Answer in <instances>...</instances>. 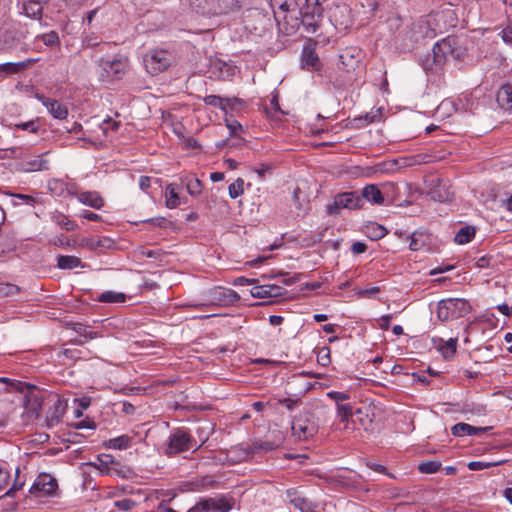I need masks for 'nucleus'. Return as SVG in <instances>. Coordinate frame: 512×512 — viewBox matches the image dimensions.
Here are the masks:
<instances>
[{"instance_id": "obj_41", "label": "nucleus", "mask_w": 512, "mask_h": 512, "mask_svg": "<svg viewBox=\"0 0 512 512\" xmlns=\"http://www.w3.org/2000/svg\"><path fill=\"white\" fill-rule=\"evenodd\" d=\"M302 194V191L299 187L295 188L293 191V202L296 207V209L299 211L297 213V216H303L307 212V204L308 202L304 199H300V195Z\"/></svg>"}, {"instance_id": "obj_44", "label": "nucleus", "mask_w": 512, "mask_h": 512, "mask_svg": "<svg viewBox=\"0 0 512 512\" xmlns=\"http://www.w3.org/2000/svg\"><path fill=\"white\" fill-rule=\"evenodd\" d=\"M244 180L242 178H237L232 184L228 187L229 196L232 199H236L240 195L244 193Z\"/></svg>"}, {"instance_id": "obj_36", "label": "nucleus", "mask_w": 512, "mask_h": 512, "mask_svg": "<svg viewBox=\"0 0 512 512\" xmlns=\"http://www.w3.org/2000/svg\"><path fill=\"white\" fill-rule=\"evenodd\" d=\"M428 235L423 232L415 231L411 235V241L409 244V248L413 251H418L424 248L427 244Z\"/></svg>"}, {"instance_id": "obj_1", "label": "nucleus", "mask_w": 512, "mask_h": 512, "mask_svg": "<svg viewBox=\"0 0 512 512\" xmlns=\"http://www.w3.org/2000/svg\"><path fill=\"white\" fill-rule=\"evenodd\" d=\"M99 79L102 82L121 79L128 69V58L116 55L112 59L101 57L97 61Z\"/></svg>"}, {"instance_id": "obj_22", "label": "nucleus", "mask_w": 512, "mask_h": 512, "mask_svg": "<svg viewBox=\"0 0 512 512\" xmlns=\"http://www.w3.org/2000/svg\"><path fill=\"white\" fill-rule=\"evenodd\" d=\"M49 0H23V12L27 17L40 20L43 15V7Z\"/></svg>"}, {"instance_id": "obj_27", "label": "nucleus", "mask_w": 512, "mask_h": 512, "mask_svg": "<svg viewBox=\"0 0 512 512\" xmlns=\"http://www.w3.org/2000/svg\"><path fill=\"white\" fill-rule=\"evenodd\" d=\"M360 196L362 197V200H367L368 202L376 205H382L384 203V197L380 189L374 185L369 184L366 185L361 193Z\"/></svg>"}, {"instance_id": "obj_6", "label": "nucleus", "mask_w": 512, "mask_h": 512, "mask_svg": "<svg viewBox=\"0 0 512 512\" xmlns=\"http://www.w3.org/2000/svg\"><path fill=\"white\" fill-rule=\"evenodd\" d=\"M173 61L172 53L163 49H152L143 57L146 71L151 75H157L167 70Z\"/></svg>"}, {"instance_id": "obj_43", "label": "nucleus", "mask_w": 512, "mask_h": 512, "mask_svg": "<svg viewBox=\"0 0 512 512\" xmlns=\"http://www.w3.org/2000/svg\"><path fill=\"white\" fill-rule=\"evenodd\" d=\"M72 329L80 336L84 337L86 340L94 339L99 337L97 332L91 331L87 329V326L81 323H74L72 325Z\"/></svg>"}, {"instance_id": "obj_54", "label": "nucleus", "mask_w": 512, "mask_h": 512, "mask_svg": "<svg viewBox=\"0 0 512 512\" xmlns=\"http://www.w3.org/2000/svg\"><path fill=\"white\" fill-rule=\"evenodd\" d=\"M14 128L20 129V130H26V131H29L32 133H36L38 131V126L36 125L35 121L17 123L14 125Z\"/></svg>"}, {"instance_id": "obj_35", "label": "nucleus", "mask_w": 512, "mask_h": 512, "mask_svg": "<svg viewBox=\"0 0 512 512\" xmlns=\"http://www.w3.org/2000/svg\"><path fill=\"white\" fill-rule=\"evenodd\" d=\"M476 229L474 226H464L459 229L454 237L457 244L463 245L469 243L475 237Z\"/></svg>"}, {"instance_id": "obj_23", "label": "nucleus", "mask_w": 512, "mask_h": 512, "mask_svg": "<svg viewBox=\"0 0 512 512\" xmlns=\"http://www.w3.org/2000/svg\"><path fill=\"white\" fill-rule=\"evenodd\" d=\"M35 62H36L35 59H26L24 61H20V62H16V63L7 62V63L0 64V79L6 77L8 75L17 74V73L25 70L26 68H28Z\"/></svg>"}, {"instance_id": "obj_46", "label": "nucleus", "mask_w": 512, "mask_h": 512, "mask_svg": "<svg viewBox=\"0 0 512 512\" xmlns=\"http://www.w3.org/2000/svg\"><path fill=\"white\" fill-rule=\"evenodd\" d=\"M501 463H502V461H498V462L471 461L468 463L467 467L469 470L479 471V470H483L486 468H490L492 466L500 465Z\"/></svg>"}, {"instance_id": "obj_62", "label": "nucleus", "mask_w": 512, "mask_h": 512, "mask_svg": "<svg viewBox=\"0 0 512 512\" xmlns=\"http://www.w3.org/2000/svg\"><path fill=\"white\" fill-rule=\"evenodd\" d=\"M10 195L16 199L23 201L24 203H26L28 205H31V206L34 205V203L36 202L35 198L30 195L20 194V193H12Z\"/></svg>"}, {"instance_id": "obj_59", "label": "nucleus", "mask_w": 512, "mask_h": 512, "mask_svg": "<svg viewBox=\"0 0 512 512\" xmlns=\"http://www.w3.org/2000/svg\"><path fill=\"white\" fill-rule=\"evenodd\" d=\"M144 222L151 223L154 226L165 228L170 224V221L164 217H155L145 220Z\"/></svg>"}, {"instance_id": "obj_58", "label": "nucleus", "mask_w": 512, "mask_h": 512, "mask_svg": "<svg viewBox=\"0 0 512 512\" xmlns=\"http://www.w3.org/2000/svg\"><path fill=\"white\" fill-rule=\"evenodd\" d=\"M19 292V287L14 284H5L0 288V293L5 296H13Z\"/></svg>"}, {"instance_id": "obj_32", "label": "nucleus", "mask_w": 512, "mask_h": 512, "mask_svg": "<svg viewBox=\"0 0 512 512\" xmlns=\"http://www.w3.org/2000/svg\"><path fill=\"white\" fill-rule=\"evenodd\" d=\"M78 199L84 205L94 209H100L104 205V200L97 192H82L79 194Z\"/></svg>"}, {"instance_id": "obj_47", "label": "nucleus", "mask_w": 512, "mask_h": 512, "mask_svg": "<svg viewBox=\"0 0 512 512\" xmlns=\"http://www.w3.org/2000/svg\"><path fill=\"white\" fill-rule=\"evenodd\" d=\"M202 184L197 178H193L187 182V191L190 195L196 196L201 193Z\"/></svg>"}, {"instance_id": "obj_49", "label": "nucleus", "mask_w": 512, "mask_h": 512, "mask_svg": "<svg viewBox=\"0 0 512 512\" xmlns=\"http://www.w3.org/2000/svg\"><path fill=\"white\" fill-rule=\"evenodd\" d=\"M43 43L48 47H53L59 44V37L55 31L43 34L41 36Z\"/></svg>"}, {"instance_id": "obj_19", "label": "nucleus", "mask_w": 512, "mask_h": 512, "mask_svg": "<svg viewBox=\"0 0 512 512\" xmlns=\"http://www.w3.org/2000/svg\"><path fill=\"white\" fill-rule=\"evenodd\" d=\"M66 410V403L60 398H56L52 406L49 407L46 413V424L48 427H54L57 425Z\"/></svg>"}, {"instance_id": "obj_40", "label": "nucleus", "mask_w": 512, "mask_h": 512, "mask_svg": "<svg viewBox=\"0 0 512 512\" xmlns=\"http://www.w3.org/2000/svg\"><path fill=\"white\" fill-rule=\"evenodd\" d=\"M456 346L457 338H450L440 345L439 350L446 359H449L452 358L456 353Z\"/></svg>"}, {"instance_id": "obj_20", "label": "nucleus", "mask_w": 512, "mask_h": 512, "mask_svg": "<svg viewBox=\"0 0 512 512\" xmlns=\"http://www.w3.org/2000/svg\"><path fill=\"white\" fill-rule=\"evenodd\" d=\"M492 427H475L467 423H457L451 428V433L453 436L462 437V436H481Z\"/></svg>"}, {"instance_id": "obj_10", "label": "nucleus", "mask_w": 512, "mask_h": 512, "mask_svg": "<svg viewBox=\"0 0 512 512\" xmlns=\"http://www.w3.org/2000/svg\"><path fill=\"white\" fill-rule=\"evenodd\" d=\"M195 440L185 429L178 428L168 437L164 453L167 456L179 454L191 449L195 445Z\"/></svg>"}, {"instance_id": "obj_57", "label": "nucleus", "mask_w": 512, "mask_h": 512, "mask_svg": "<svg viewBox=\"0 0 512 512\" xmlns=\"http://www.w3.org/2000/svg\"><path fill=\"white\" fill-rule=\"evenodd\" d=\"M9 478L10 474L8 470L0 464V491L8 485Z\"/></svg>"}, {"instance_id": "obj_17", "label": "nucleus", "mask_w": 512, "mask_h": 512, "mask_svg": "<svg viewBox=\"0 0 512 512\" xmlns=\"http://www.w3.org/2000/svg\"><path fill=\"white\" fill-rule=\"evenodd\" d=\"M270 6L274 13L275 21L280 24L281 20L286 21L288 13L295 11V0H270Z\"/></svg>"}, {"instance_id": "obj_53", "label": "nucleus", "mask_w": 512, "mask_h": 512, "mask_svg": "<svg viewBox=\"0 0 512 512\" xmlns=\"http://www.w3.org/2000/svg\"><path fill=\"white\" fill-rule=\"evenodd\" d=\"M268 285V296L269 298H278L284 296L286 290L275 284H267Z\"/></svg>"}, {"instance_id": "obj_13", "label": "nucleus", "mask_w": 512, "mask_h": 512, "mask_svg": "<svg viewBox=\"0 0 512 512\" xmlns=\"http://www.w3.org/2000/svg\"><path fill=\"white\" fill-rule=\"evenodd\" d=\"M339 69L350 73L357 69L361 61V51L356 47H347L339 54Z\"/></svg>"}, {"instance_id": "obj_3", "label": "nucleus", "mask_w": 512, "mask_h": 512, "mask_svg": "<svg viewBox=\"0 0 512 512\" xmlns=\"http://www.w3.org/2000/svg\"><path fill=\"white\" fill-rule=\"evenodd\" d=\"M321 0H305V6L299 11L301 24L305 32L315 34L323 20Z\"/></svg>"}, {"instance_id": "obj_9", "label": "nucleus", "mask_w": 512, "mask_h": 512, "mask_svg": "<svg viewBox=\"0 0 512 512\" xmlns=\"http://www.w3.org/2000/svg\"><path fill=\"white\" fill-rule=\"evenodd\" d=\"M363 207L362 197L358 192H343L334 196L333 202L326 205L329 215H338L341 209H359Z\"/></svg>"}, {"instance_id": "obj_63", "label": "nucleus", "mask_w": 512, "mask_h": 512, "mask_svg": "<svg viewBox=\"0 0 512 512\" xmlns=\"http://www.w3.org/2000/svg\"><path fill=\"white\" fill-rule=\"evenodd\" d=\"M76 429H95L96 424L92 420H82L75 424Z\"/></svg>"}, {"instance_id": "obj_4", "label": "nucleus", "mask_w": 512, "mask_h": 512, "mask_svg": "<svg viewBox=\"0 0 512 512\" xmlns=\"http://www.w3.org/2000/svg\"><path fill=\"white\" fill-rule=\"evenodd\" d=\"M471 311L470 303L462 298L443 299L437 306V317L441 321H448L465 316Z\"/></svg>"}, {"instance_id": "obj_26", "label": "nucleus", "mask_w": 512, "mask_h": 512, "mask_svg": "<svg viewBox=\"0 0 512 512\" xmlns=\"http://www.w3.org/2000/svg\"><path fill=\"white\" fill-rule=\"evenodd\" d=\"M332 22L339 30H346L352 24L349 9L346 6L337 7L332 15Z\"/></svg>"}, {"instance_id": "obj_60", "label": "nucleus", "mask_w": 512, "mask_h": 512, "mask_svg": "<svg viewBox=\"0 0 512 512\" xmlns=\"http://www.w3.org/2000/svg\"><path fill=\"white\" fill-rule=\"evenodd\" d=\"M57 223H58V225H60L64 229H66L67 231L74 230V228L76 226L73 221H70L65 216L58 217Z\"/></svg>"}, {"instance_id": "obj_18", "label": "nucleus", "mask_w": 512, "mask_h": 512, "mask_svg": "<svg viewBox=\"0 0 512 512\" xmlns=\"http://www.w3.org/2000/svg\"><path fill=\"white\" fill-rule=\"evenodd\" d=\"M301 66L308 71H319L322 63L315 49L311 46H305L301 54Z\"/></svg>"}, {"instance_id": "obj_39", "label": "nucleus", "mask_w": 512, "mask_h": 512, "mask_svg": "<svg viewBox=\"0 0 512 512\" xmlns=\"http://www.w3.org/2000/svg\"><path fill=\"white\" fill-rule=\"evenodd\" d=\"M190 5L197 14L211 17V13H208V10L211 9L210 0H190Z\"/></svg>"}, {"instance_id": "obj_5", "label": "nucleus", "mask_w": 512, "mask_h": 512, "mask_svg": "<svg viewBox=\"0 0 512 512\" xmlns=\"http://www.w3.org/2000/svg\"><path fill=\"white\" fill-rule=\"evenodd\" d=\"M318 423L311 413L302 411L297 414L291 423L292 435L300 441H306L318 432Z\"/></svg>"}, {"instance_id": "obj_14", "label": "nucleus", "mask_w": 512, "mask_h": 512, "mask_svg": "<svg viewBox=\"0 0 512 512\" xmlns=\"http://www.w3.org/2000/svg\"><path fill=\"white\" fill-rule=\"evenodd\" d=\"M244 0H210L211 17L227 15L239 11L243 6Z\"/></svg>"}, {"instance_id": "obj_48", "label": "nucleus", "mask_w": 512, "mask_h": 512, "mask_svg": "<svg viewBox=\"0 0 512 512\" xmlns=\"http://www.w3.org/2000/svg\"><path fill=\"white\" fill-rule=\"evenodd\" d=\"M327 397L334 400L336 405L343 404L344 401L350 399V394L347 392L330 391L327 393Z\"/></svg>"}, {"instance_id": "obj_37", "label": "nucleus", "mask_w": 512, "mask_h": 512, "mask_svg": "<svg viewBox=\"0 0 512 512\" xmlns=\"http://www.w3.org/2000/svg\"><path fill=\"white\" fill-rule=\"evenodd\" d=\"M166 206L174 209L179 206L180 200L174 184H169L165 190Z\"/></svg>"}, {"instance_id": "obj_24", "label": "nucleus", "mask_w": 512, "mask_h": 512, "mask_svg": "<svg viewBox=\"0 0 512 512\" xmlns=\"http://www.w3.org/2000/svg\"><path fill=\"white\" fill-rule=\"evenodd\" d=\"M354 417L355 419L353 421L361 425L364 430L368 431L372 429L374 413L370 406H364L356 409Z\"/></svg>"}, {"instance_id": "obj_56", "label": "nucleus", "mask_w": 512, "mask_h": 512, "mask_svg": "<svg viewBox=\"0 0 512 512\" xmlns=\"http://www.w3.org/2000/svg\"><path fill=\"white\" fill-rule=\"evenodd\" d=\"M502 40L512 46V22L509 23L499 34Z\"/></svg>"}, {"instance_id": "obj_33", "label": "nucleus", "mask_w": 512, "mask_h": 512, "mask_svg": "<svg viewBox=\"0 0 512 512\" xmlns=\"http://www.w3.org/2000/svg\"><path fill=\"white\" fill-rule=\"evenodd\" d=\"M57 267L62 270H72L78 267H84L79 257L73 255H60L57 258Z\"/></svg>"}, {"instance_id": "obj_25", "label": "nucleus", "mask_w": 512, "mask_h": 512, "mask_svg": "<svg viewBox=\"0 0 512 512\" xmlns=\"http://www.w3.org/2000/svg\"><path fill=\"white\" fill-rule=\"evenodd\" d=\"M203 100L205 104L220 108L225 112L227 108L234 109L235 105L240 103L238 98H224L218 95H208Z\"/></svg>"}, {"instance_id": "obj_64", "label": "nucleus", "mask_w": 512, "mask_h": 512, "mask_svg": "<svg viewBox=\"0 0 512 512\" xmlns=\"http://www.w3.org/2000/svg\"><path fill=\"white\" fill-rule=\"evenodd\" d=\"M372 229H373V237L375 239H380L387 234V230L381 225H373Z\"/></svg>"}, {"instance_id": "obj_55", "label": "nucleus", "mask_w": 512, "mask_h": 512, "mask_svg": "<svg viewBox=\"0 0 512 512\" xmlns=\"http://www.w3.org/2000/svg\"><path fill=\"white\" fill-rule=\"evenodd\" d=\"M301 403V400L300 398H283V399H280L279 400V404L285 406L288 410H293L294 408H296L299 404Z\"/></svg>"}, {"instance_id": "obj_31", "label": "nucleus", "mask_w": 512, "mask_h": 512, "mask_svg": "<svg viewBox=\"0 0 512 512\" xmlns=\"http://www.w3.org/2000/svg\"><path fill=\"white\" fill-rule=\"evenodd\" d=\"M497 102L503 109L512 111V83L502 85L497 94Z\"/></svg>"}, {"instance_id": "obj_30", "label": "nucleus", "mask_w": 512, "mask_h": 512, "mask_svg": "<svg viewBox=\"0 0 512 512\" xmlns=\"http://www.w3.org/2000/svg\"><path fill=\"white\" fill-rule=\"evenodd\" d=\"M93 465L100 470L101 474L114 475V465H119V463L112 455L102 454L98 456L97 462Z\"/></svg>"}, {"instance_id": "obj_50", "label": "nucleus", "mask_w": 512, "mask_h": 512, "mask_svg": "<svg viewBox=\"0 0 512 512\" xmlns=\"http://www.w3.org/2000/svg\"><path fill=\"white\" fill-rule=\"evenodd\" d=\"M114 506L121 511H131L135 506L136 502L132 499H122L114 502Z\"/></svg>"}, {"instance_id": "obj_21", "label": "nucleus", "mask_w": 512, "mask_h": 512, "mask_svg": "<svg viewBox=\"0 0 512 512\" xmlns=\"http://www.w3.org/2000/svg\"><path fill=\"white\" fill-rule=\"evenodd\" d=\"M43 105L48 109L49 113L56 119H65L68 115L67 107L58 100L49 99L44 96H37Z\"/></svg>"}, {"instance_id": "obj_15", "label": "nucleus", "mask_w": 512, "mask_h": 512, "mask_svg": "<svg viewBox=\"0 0 512 512\" xmlns=\"http://www.w3.org/2000/svg\"><path fill=\"white\" fill-rule=\"evenodd\" d=\"M239 298L237 292L229 288L215 287L210 291L211 304L213 305L226 306L237 302Z\"/></svg>"}, {"instance_id": "obj_28", "label": "nucleus", "mask_w": 512, "mask_h": 512, "mask_svg": "<svg viewBox=\"0 0 512 512\" xmlns=\"http://www.w3.org/2000/svg\"><path fill=\"white\" fill-rule=\"evenodd\" d=\"M48 152L38 155L25 162L24 170L26 172L46 171L49 170L50 164L47 159Z\"/></svg>"}, {"instance_id": "obj_52", "label": "nucleus", "mask_w": 512, "mask_h": 512, "mask_svg": "<svg viewBox=\"0 0 512 512\" xmlns=\"http://www.w3.org/2000/svg\"><path fill=\"white\" fill-rule=\"evenodd\" d=\"M251 295L255 298H269L268 296V285H257L251 289Z\"/></svg>"}, {"instance_id": "obj_16", "label": "nucleus", "mask_w": 512, "mask_h": 512, "mask_svg": "<svg viewBox=\"0 0 512 512\" xmlns=\"http://www.w3.org/2000/svg\"><path fill=\"white\" fill-rule=\"evenodd\" d=\"M44 402V394L34 386H29V392L25 397V408L27 413L39 417Z\"/></svg>"}, {"instance_id": "obj_45", "label": "nucleus", "mask_w": 512, "mask_h": 512, "mask_svg": "<svg viewBox=\"0 0 512 512\" xmlns=\"http://www.w3.org/2000/svg\"><path fill=\"white\" fill-rule=\"evenodd\" d=\"M354 413L350 404H339L337 407V417L341 422H347L350 417L354 416Z\"/></svg>"}, {"instance_id": "obj_42", "label": "nucleus", "mask_w": 512, "mask_h": 512, "mask_svg": "<svg viewBox=\"0 0 512 512\" xmlns=\"http://www.w3.org/2000/svg\"><path fill=\"white\" fill-rule=\"evenodd\" d=\"M440 468L441 462L435 460L423 461L418 465V470L424 474L436 473Z\"/></svg>"}, {"instance_id": "obj_38", "label": "nucleus", "mask_w": 512, "mask_h": 512, "mask_svg": "<svg viewBox=\"0 0 512 512\" xmlns=\"http://www.w3.org/2000/svg\"><path fill=\"white\" fill-rule=\"evenodd\" d=\"M126 300V295L120 292L106 291L98 296V301L104 303H122Z\"/></svg>"}, {"instance_id": "obj_12", "label": "nucleus", "mask_w": 512, "mask_h": 512, "mask_svg": "<svg viewBox=\"0 0 512 512\" xmlns=\"http://www.w3.org/2000/svg\"><path fill=\"white\" fill-rule=\"evenodd\" d=\"M58 487L57 481L50 474L42 473L35 479L30 493L36 497L54 495Z\"/></svg>"}, {"instance_id": "obj_51", "label": "nucleus", "mask_w": 512, "mask_h": 512, "mask_svg": "<svg viewBox=\"0 0 512 512\" xmlns=\"http://www.w3.org/2000/svg\"><path fill=\"white\" fill-rule=\"evenodd\" d=\"M317 361L322 366H326L330 363V348L329 347H322L320 351L318 352Z\"/></svg>"}, {"instance_id": "obj_7", "label": "nucleus", "mask_w": 512, "mask_h": 512, "mask_svg": "<svg viewBox=\"0 0 512 512\" xmlns=\"http://www.w3.org/2000/svg\"><path fill=\"white\" fill-rule=\"evenodd\" d=\"M234 499L227 495L202 498L187 512H229L234 506Z\"/></svg>"}, {"instance_id": "obj_61", "label": "nucleus", "mask_w": 512, "mask_h": 512, "mask_svg": "<svg viewBox=\"0 0 512 512\" xmlns=\"http://www.w3.org/2000/svg\"><path fill=\"white\" fill-rule=\"evenodd\" d=\"M393 316L391 314L383 315L378 320V326L382 330H388Z\"/></svg>"}, {"instance_id": "obj_2", "label": "nucleus", "mask_w": 512, "mask_h": 512, "mask_svg": "<svg viewBox=\"0 0 512 512\" xmlns=\"http://www.w3.org/2000/svg\"><path fill=\"white\" fill-rule=\"evenodd\" d=\"M432 52L434 63L441 66L448 58L460 59L464 54V48L460 45L457 37L448 36L435 43Z\"/></svg>"}, {"instance_id": "obj_29", "label": "nucleus", "mask_w": 512, "mask_h": 512, "mask_svg": "<svg viewBox=\"0 0 512 512\" xmlns=\"http://www.w3.org/2000/svg\"><path fill=\"white\" fill-rule=\"evenodd\" d=\"M82 246L92 251L111 249L114 246V241L109 237L84 238L82 239Z\"/></svg>"}, {"instance_id": "obj_8", "label": "nucleus", "mask_w": 512, "mask_h": 512, "mask_svg": "<svg viewBox=\"0 0 512 512\" xmlns=\"http://www.w3.org/2000/svg\"><path fill=\"white\" fill-rule=\"evenodd\" d=\"M246 29L257 36H261L272 27L270 15L258 8L248 9L244 14Z\"/></svg>"}, {"instance_id": "obj_34", "label": "nucleus", "mask_w": 512, "mask_h": 512, "mask_svg": "<svg viewBox=\"0 0 512 512\" xmlns=\"http://www.w3.org/2000/svg\"><path fill=\"white\" fill-rule=\"evenodd\" d=\"M132 437L121 435L104 442V446L108 449L125 450L131 446Z\"/></svg>"}, {"instance_id": "obj_11", "label": "nucleus", "mask_w": 512, "mask_h": 512, "mask_svg": "<svg viewBox=\"0 0 512 512\" xmlns=\"http://www.w3.org/2000/svg\"><path fill=\"white\" fill-rule=\"evenodd\" d=\"M284 501L300 512H315L317 504L303 495L298 488H289L285 491Z\"/></svg>"}]
</instances>
